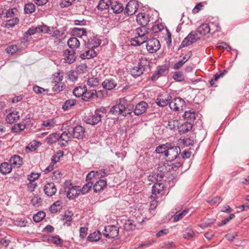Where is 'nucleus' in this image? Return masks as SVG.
Returning a JSON list of instances; mask_svg holds the SVG:
<instances>
[{
  "label": "nucleus",
  "instance_id": "nucleus-33",
  "mask_svg": "<svg viewBox=\"0 0 249 249\" xmlns=\"http://www.w3.org/2000/svg\"><path fill=\"white\" fill-rule=\"evenodd\" d=\"M37 33H42V30H41V26L30 28L25 33L24 36L25 37H28Z\"/></svg>",
  "mask_w": 249,
  "mask_h": 249
},
{
  "label": "nucleus",
  "instance_id": "nucleus-34",
  "mask_svg": "<svg viewBox=\"0 0 249 249\" xmlns=\"http://www.w3.org/2000/svg\"><path fill=\"white\" fill-rule=\"evenodd\" d=\"M183 117L187 120V122H191V123L194 122L196 118L195 112L191 110L185 111Z\"/></svg>",
  "mask_w": 249,
  "mask_h": 249
},
{
  "label": "nucleus",
  "instance_id": "nucleus-50",
  "mask_svg": "<svg viewBox=\"0 0 249 249\" xmlns=\"http://www.w3.org/2000/svg\"><path fill=\"white\" fill-rule=\"evenodd\" d=\"M25 128V125L23 124L18 123L15 124L12 127V131L14 133H18L23 131Z\"/></svg>",
  "mask_w": 249,
  "mask_h": 249
},
{
  "label": "nucleus",
  "instance_id": "nucleus-21",
  "mask_svg": "<svg viewBox=\"0 0 249 249\" xmlns=\"http://www.w3.org/2000/svg\"><path fill=\"white\" fill-rule=\"evenodd\" d=\"M64 57L66 61L70 64L73 63L75 60V52L73 50H66L64 51Z\"/></svg>",
  "mask_w": 249,
  "mask_h": 249
},
{
  "label": "nucleus",
  "instance_id": "nucleus-61",
  "mask_svg": "<svg viewBox=\"0 0 249 249\" xmlns=\"http://www.w3.org/2000/svg\"><path fill=\"white\" fill-rule=\"evenodd\" d=\"M162 248H165L168 249H172L176 248V245L173 242H165L161 244Z\"/></svg>",
  "mask_w": 249,
  "mask_h": 249
},
{
  "label": "nucleus",
  "instance_id": "nucleus-30",
  "mask_svg": "<svg viewBox=\"0 0 249 249\" xmlns=\"http://www.w3.org/2000/svg\"><path fill=\"white\" fill-rule=\"evenodd\" d=\"M18 112H12L9 113L6 117V120L9 124H13L19 119Z\"/></svg>",
  "mask_w": 249,
  "mask_h": 249
},
{
  "label": "nucleus",
  "instance_id": "nucleus-23",
  "mask_svg": "<svg viewBox=\"0 0 249 249\" xmlns=\"http://www.w3.org/2000/svg\"><path fill=\"white\" fill-rule=\"evenodd\" d=\"M107 186V181L104 179H100L96 181L95 183L93 184V189L95 192L97 193L103 190Z\"/></svg>",
  "mask_w": 249,
  "mask_h": 249
},
{
  "label": "nucleus",
  "instance_id": "nucleus-1",
  "mask_svg": "<svg viewBox=\"0 0 249 249\" xmlns=\"http://www.w3.org/2000/svg\"><path fill=\"white\" fill-rule=\"evenodd\" d=\"M150 71V62L146 58H142L138 65L131 69L130 73L133 77H136L142 75L144 72H149Z\"/></svg>",
  "mask_w": 249,
  "mask_h": 249
},
{
  "label": "nucleus",
  "instance_id": "nucleus-64",
  "mask_svg": "<svg viewBox=\"0 0 249 249\" xmlns=\"http://www.w3.org/2000/svg\"><path fill=\"white\" fill-rule=\"evenodd\" d=\"M18 50V48L17 45H11L8 47L6 51L7 53L11 54L15 53Z\"/></svg>",
  "mask_w": 249,
  "mask_h": 249
},
{
  "label": "nucleus",
  "instance_id": "nucleus-59",
  "mask_svg": "<svg viewBox=\"0 0 249 249\" xmlns=\"http://www.w3.org/2000/svg\"><path fill=\"white\" fill-rule=\"evenodd\" d=\"M54 85L53 86L52 90L53 91L56 92H60L62 91L64 88L65 87V85L64 83H54Z\"/></svg>",
  "mask_w": 249,
  "mask_h": 249
},
{
  "label": "nucleus",
  "instance_id": "nucleus-54",
  "mask_svg": "<svg viewBox=\"0 0 249 249\" xmlns=\"http://www.w3.org/2000/svg\"><path fill=\"white\" fill-rule=\"evenodd\" d=\"M63 156V151H58L56 154H54L52 158V162L53 164L56 163L59 161L60 157Z\"/></svg>",
  "mask_w": 249,
  "mask_h": 249
},
{
  "label": "nucleus",
  "instance_id": "nucleus-27",
  "mask_svg": "<svg viewBox=\"0 0 249 249\" xmlns=\"http://www.w3.org/2000/svg\"><path fill=\"white\" fill-rule=\"evenodd\" d=\"M196 31L200 35L205 36L210 32V26L207 23H203L197 28Z\"/></svg>",
  "mask_w": 249,
  "mask_h": 249
},
{
  "label": "nucleus",
  "instance_id": "nucleus-25",
  "mask_svg": "<svg viewBox=\"0 0 249 249\" xmlns=\"http://www.w3.org/2000/svg\"><path fill=\"white\" fill-rule=\"evenodd\" d=\"M111 9L115 14H119L124 10V7L123 4L119 2L114 1L111 2Z\"/></svg>",
  "mask_w": 249,
  "mask_h": 249
},
{
  "label": "nucleus",
  "instance_id": "nucleus-60",
  "mask_svg": "<svg viewBox=\"0 0 249 249\" xmlns=\"http://www.w3.org/2000/svg\"><path fill=\"white\" fill-rule=\"evenodd\" d=\"M75 0H62L59 5L61 8L68 7L72 5Z\"/></svg>",
  "mask_w": 249,
  "mask_h": 249
},
{
  "label": "nucleus",
  "instance_id": "nucleus-10",
  "mask_svg": "<svg viewBox=\"0 0 249 249\" xmlns=\"http://www.w3.org/2000/svg\"><path fill=\"white\" fill-rule=\"evenodd\" d=\"M70 129L73 138L80 139L84 137L85 129L81 125H77L74 128Z\"/></svg>",
  "mask_w": 249,
  "mask_h": 249
},
{
  "label": "nucleus",
  "instance_id": "nucleus-17",
  "mask_svg": "<svg viewBox=\"0 0 249 249\" xmlns=\"http://www.w3.org/2000/svg\"><path fill=\"white\" fill-rule=\"evenodd\" d=\"M148 107V104L144 101H141L138 103L134 108L135 115L139 116L143 113Z\"/></svg>",
  "mask_w": 249,
  "mask_h": 249
},
{
  "label": "nucleus",
  "instance_id": "nucleus-51",
  "mask_svg": "<svg viewBox=\"0 0 249 249\" xmlns=\"http://www.w3.org/2000/svg\"><path fill=\"white\" fill-rule=\"evenodd\" d=\"M98 176V172L92 171L90 172L86 177V181H93L94 182V179H95Z\"/></svg>",
  "mask_w": 249,
  "mask_h": 249
},
{
  "label": "nucleus",
  "instance_id": "nucleus-62",
  "mask_svg": "<svg viewBox=\"0 0 249 249\" xmlns=\"http://www.w3.org/2000/svg\"><path fill=\"white\" fill-rule=\"evenodd\" d=\"M192 42L190 41V39L188 38V35L187 37H186L181 42V44L179 47V49L184 48L185 47H187L191 44H192Z\"/></svg>",
  "mask_w": 249,
  "mask_h": 249
},
{
  "label": "nucleus",
  "instance_id": "nucleus-55",
  "mask_svg": "<svg viewBox=\"0 0 249 249\" xmlns=\"http://www.w3.org/2000/svg\"><path fill=\"white\" fill-rule=\"evenodd\" d=\"M173 79L178 82H182L184 80V76L181 71H177L173 75Z\"/></svg>",
  "mask_w": 249,
  "mask_h": 249
},
{
  "label": "nucleus",
  "instance_id": "nucleus-19",
  "mask_svg": "<svg viewBox=\"0 0 249 249\" xmlns=\"http://www.w3.org/2000/svg\"><path fill=\"white\" fill-rule=\"evenodd\" d=\"M121 103H123L124 106V116L130 114L133 111H134L135 108L134 105L128 102L125 98H121Z\"/></svg>",
  "mask_w": 249,
  "mask_h": 249
},
{
  "label": "nucleus",
  "instance_id": "nucleus-35",
  "mask_svg": "<svg viewBox=\"0 0 249 249\" xmlns=\"http://www.w3.org/2000/svg\"><path fill=\"white\" fill-rule=\"evenodd\" d=\"M86 51L84 53L81 54V57L82 59H89L96 55V53L92 49Z\"/></svg>",
  "mask_w": 249,
  "mask_h": 249
},
{
  "label": "nucleus",
  "instance_id": "nucleus-52",
  "mask_svg": "<svg viewBox=\"0 0 249 249\" xmlns=\"http://www.w3.org/2000/svg\"><path fill=\"white\" fill-rule=\"evenodd\" d=\"M189 211V209H186L184 210L183 211H182L179 213L176 214L174 216L173 221L175 222H177L179 220L183 218L184 216H185L186 214L188 213Z\"/></svg>",
  "mask_w": 249,
  "mask_h": 249
},
{
  "label": "nucleus",
  "instance_id": "nucleus-8",
  "mask_svg": "<svg viewBox=\"0 0 249 249\" xmlns=\"http://www.w3.org/2000/svg\"><path fill=\"white\" fill-rule=\"evenodd\" d=\"M139 5L135 0L129 1L124 10V13L127 16H131L135 14L138 8Z\"/></svg>",
  "mask_w": 249,
  "mask_h": 249
},
{
  "label": "nucleus",
  "instance_id": "nucleus-32",
  "mask_svg": "<svg viewBox=\"0 0 249 249\" xmlns=\"http://www.w3.org/2000/svg\"><path fill=\"white\" fill-rule=\"evenodd\" d=\"M67 43L69 47L72 50L77 48L80 45V42L76 37H71L68 40Z\"/></svg>",
  "mask_w": 249,
  "mask_h": 249
},
{
  "label": "nucleus",
  "instance_id": "nucleus-24",
  "mask_svg": "<svg viewBox=\"0 0 249 249\" xmlns=\"http://www.w3.org/2000/svg\"><path fill=\"white\" fill-rule=\"evenodd\" d=\"M117 86L115 81L111 79H106L103 83L102 86L104 89L107 90H111Z\"/></svg>",
  "mask_w": 249,
  "mask_h": 249
},
{
  "label": "nucleus",
  "instance_id": "nucleus-44",
  "mask_svg": "<svg viewBox=\"0 0 249 249\" xmlns=\"http://www.w3.org/2000/svg\"><path fill=\"white\" fill-rule=\"evenodd\" d=\"M76 103V101L74 99H70L67 100L62 106V108L64 110H68L71 108L72 106H74Z\"/></svg>",
  "mask_w": 249,
  "mask_h": 249
},
{
  "label": "nucleus",
  "instance_id": "nucleus-53",
  "mask_svg": "<svg viewBox=\"0 0 249 249\" xmlns=\"http://www.w3.org/2000/svg\"><path fill=\"white\" fill-rule=\"evenodd\" d=\"M124 228L127 231H132L135 229V225L132 220H128L124 224Z\"/></svg>",
  "mask_w": 249,
  "mask_h": 249
},
{
  "label": "nucleus",
  "instance_id": "nucleus-58",
  "mask_svg": "<svg viewBox=\"0 0 249 249\" xmlns=\"http://www.w3.org/2000/svg\"><path fill=\"white\" fill-rule=\"evenodd\" d=\"M63 75L59 72H57L53 74V83H62Z\"/></svg>",
  "mask_w": 249,
  "mask_h": 249
},
{
  "label": "nucleus",
  "instance_id": "nucleus-29",
  "mask_svg": "<svg viewBox=\"0 0 249 249\" xmlns=\"http://www.w3.org/2000/svg\"><path fill=\"white\" fill-rule=\"evenodd\" d=\"M73 33L79 38L87 39V31L84 28H74L72 30Z\"/></svg>",
  "mask_w": 249,
  "mask_h": 249
},
{
  "label": "nucleus",
  "instance_id": "nucleus-22",
  "mask_svg": "<svg viewBox=\"0 0 249 249\" xmlns=\"http://www.w3.org/2000/svg\"><path fill=\"white\" fill-rule=\"evenodd\" d=\"M9 162L12 166L17 168L20 167L23 163L22 158L18 155H14L12 157Z\"/></svg>",
  "mask_w": 249,
  "mask_h": 249
},
{
  "label": "nucleus",
  "instance_id": "nucleus-14",
  "mask_svg": "<svg viewBox=\"0 0 249 249\" xmlns=\"http://www.w3.org/2000/svg\"><path fill=\"white\" fill-rule=\"evenodd\" d=\"M124 106L121 103V99L119 104L113 106L110 109V113L115 115H122L124 116Z\"/></svg>",
  "mask_w": 249,
  "mask_h": 249
},
{
  "label": "nucleus",
  "instance_id": "nucleus-56",
  "mask_svg": "<svg viewBox=\"0 0 249 249\" xmlns=\"http://www.w3.org/2000/svg\"><path fill=\"white\" fill-rule=\"evenodd\" d=\"M19 21L18 18H12L8 20L5 24V27L7 28L12 27L17 24Z\"/></svg>",
  "mask_w": 249,
  "mask_h": 249
},
{
  "label": "nucleus",
  "instance_id": "nucleus-26",
  "mask_svg": "<svg viewBox=\"0 0 249 249\" xmlns=\"http://www.w3.org/2000/svg\"><path fill=\"white\" fill-rule=\"evenodd\" d=\"M87 90L86 86H81L75 87L73 90V94L76 97L82 98L85 91Z\"/></svg>",
  "mask_w": 249,
  "mask_h": 249
},
{
  "label": "nucleus",
  "instance_id": "nucleus-16",
  "mask_svg": "<svg viewBox=\"0 0 249 249\" xmlns=\"http://www.w3.org/2000/svg\"><path fill=\"white\" fill-rule=\"evenodd\" d=\"M97 93L96 90L91 89L85 91L83 96L82 98V100L85 102H89L93 99L98 97Z\"/></svg>",
  "mask_w": 249,
  "mask_h": 249
},
{
  "label": "nucleus",
  "instance_id": "nucleus-49",
  "mask_svg": "<svg viewBox=\"0 0 249 249\" xmlns=\"http://www.w3.org/2000/svg\"><path fill=\"white\" fill-rule=\"evenodd\" d=\"M188 38L190 39V41L192 43L196 42L197 40H198L200 37L198 36V33L196 31H192L188 35Z\"/></svg>",
  "mask_w": 249,
  "mask_h": 249
},
{
  "label": "nucleus",
  "instance_id": "nucleus-36",
  "mask_svg": "<svg viewBox=\"0 0 249 249\" xmlns=\"http://www.w3.org/2000/svg\"><path fill=\"white\" fill-rule=\"evenodd\" d=\"M164 189V184L162 183H156L152 187V192L153 194H159Z\"/></svg>",
  "mask_w": 249,
  "mask_h": 249
},
{
  "label": "nucleus",
  "instance_id": "nucleus-46",
  "mask_svg": "<svg viewBox=\"0 0 249 249\" xmlns=\"http://www.w3.org/2000/svg\"><path fill=\"white\" fill-rule=\"evenodd\" d=\"M24 11L26 14H31L35 12L36 10V6L32 3L26 4L24 6Z\"/></svg>",
  "mask_w": 249,
  "mask_h": 249
},
{
  "label": "nucleus",
  "instance_id": "nucleus-39",
  "mask_svg": "<svg viewBox=\"0 0 249 249\" xmlns=\"http://www.w3.org/2000/svg\"><path fill=\"white\" fill-rule=\"evenodd\" d=\"M192 127V123L191 122H186L185 123L182 124L180 127L179 131L182 133H185L191 130Z\"/></svg>",
  "mask_w": 249,
  "mask_h": 249
},
{
  "label": "nucleus",
  "instance_id": "nucleus-3",
  "mask_svg": "<svg viewBox=\"0 0 249 249\" xmlns=\"http://www.w3.org/2000/svg\"><path fill=\"white\" fill-rule=\"evenodd\" d=\"M169 147L165 152V157L167 161H172L178 157L180 153V149L179 146H172L171 144Z\"/></svg>",
  "mask_w": 249,
  "mask_h": 249
},
{
  "label": "nucleus",
  "instance_id": "nucleus-5",
  "mask_svg": "<svg viewBox=\"0 0 249 249\" xmlns=\"http://www.w3.org/2000/svg\"><path fill=\"white\" fill-rule=\"evenodd\" d=\"M184 100L179 97L175 98L169 104L170 108L174 111L182 110L185 107Z\"/></svg>",
  "mask_w": 249,
  "mask_h": 249
},
{
  "label": "nucleus",
  "instance_id": "nucleus-11",
  "mask_svg": "<svg viewBox=\"0 0 249 249\" xmlns=\"http://www.w3.org/2000/svg\"><path fill=\"white\" fill-rule=\"evenodd\" d=\"M102 117V114H99L98 113L94 112V113L91 115L85 117V121L87 124L93 125L99 123L101 120Z\"/></svg>",
  "mask_w": 249,
  "mask_h": 249
},
{
  "label": "nucleus",
  "instance_id": "nucleus-63",
  "mask_svg": "<svg viewBox=\"0 0 249 249\" xmlns=\"http://www.w3.org/2000/svg\"><path fill=\"white\" fill-rule=\"evenodd\" d=\"M73 213L71 211H68L65 213L63 215V219H65L67 222H71L72 219Z\"/></svg>",
  "mask_w": 249,
  "mask_h": 249
},
{
  "label": "nucleus",
  "instance_id": "nucleus-20",
  "mask_svg": "<svg viewBox=\"0 0 249 249\" xmlns=\"http://www.w3.org/2000/svg\"><path fill=\"white\" fill-rule=\"evenodd\" d=\"M136 20L138 24L145 27L149 22V18L145 13H141L137 16Z\"/></svg>",
  "mask_w": 249,
  "mask_h": 249
},
{
  "label": "nucleus",
  "instance_id": "nucleus-31",
  "mask_svg": "<svg viewBox=\"0 0 249 249\" xmlns=\"http://www.w3.org/2000/svg\"><path fill=\"white\" fill-rule=\"evenodd\" d=\"M111 2L110 0H101L97 7L98 9L103 11L107 9L109 7V6H111Z\"/></svg>",
  "mask_w": 249,
  "mask_h": 249
},
{
  "label": "nucleus",
  "instance_id": "nucleus-9",
  "mask_svg": "<svg viewBox=\"0 0 249 249\" xmlns=\"http://www.w3.org/2000/svg\"><path fill=\"white\" fill-rule=\"evenodd\" d=\"M59 144L61 146H65L72 138L70 129L69 128L67 131H64L61 135L59 134Z\"/></svg>",
  "mask_w": 249,
  "mask_h": 249
},
{
  "label": "nucleus",
  "instance_id": "nucleus-18",
  "mask_svg": "<svg viewBox=\"0 0 249 249\" xmlns=\"http://www.w3.org/2000/svg\"><path fill=\"white\" fill-rule=\"evenodd\" d=\"M44 191L46 195L49 196H52L56 193L57 189L54 183L49 182L46 184L44 186Z\"/></svg>",
  "mask_w": 249,
  "mask_h": 249
},
{
  "label": "nucleus",
  "instance_id": "nucleus-40",
  "mask_svg": "<svg viewBox=\"0 0 249 249\" xmlns=\"http://www.w3.org/2000/svg\"><path fill=\"white\" fill-rule=\"evenodd\" d=\"M59 134L53 133L50 135L46 139L47 142L49 143L52 144L56 142L59 141Z\"/></svg>",
  "mask_w": 249,
  "mask_h": 249
},
{
  "label": "nucleus",
  "instance_id": "nucleus-13",
  "mask_svg": "<svg viewBox=\"0 0 249 249\" xmlns=\"http://www.w3.org/2000/svg\"><path fill=\"white\" fill-rule=\"evenodd\" d=\"M83 42L86 47L88 49H94L98 47L101 44V40L94 37L90 39H83Z\"/></svg>",
  "mask_w": 249,
  "mask_h": 249
},
{
  "label": "nucleus",
  "instance_id": "nucleus-47",
  "mask_svg": "<svg viewBox=\"0 0 249 249\" xmlns=\"http://www.w3.org/2000/svg\"><path fill=\"white\" fill-rule=\"evenodd\" d=\"M18 12V10L16 8L9 9L5 12V17L6 18H18L16 17L17 15V13Z\"/></svg>",
  "mask_w": 249,
  "mask_h": 249
},
{
  "label": "nucleus",
  "instance_id": "nucleus-42",
  "mask_svg": "<svg viewBox=\"0 0 249 249\" xmlns=\"http://www.w3.org/2000/svg\"><path fill=\"white\" fill-rule=\"evenodd\" d=\"M62 202L60 201H57L54 203L50 208V211L52 213H57L62 208Z\"/></svg>",
  "mask_w": 249,
  "mask_h": 249
},
{
  "label": "nucleus",
  "instance_id": "nucleus-48",
  "mask_svg": "<svg viewBox=\"0 0 249 249\" xmlns=\"http://www.w3.org/2000/svg\"><path fill=\"white\" fill-rule=\"evenodd\" d=\"M41 143L39 142H37L36 141H33L28 144L26 147L27 150H29V151H33L36 150L40 145Z\"/></svg>",
  "mask_w": 249,
  "mask_h": 249
},
{
  "label": "nucleus",
  "instance_id": "nucleus-41",
  "mask_svg": "<svg viewBox=\"0 0 249 249\" xmlns=\"http://www.w3.org/2000/svg\"><path fill=\"white\" fill-rule=\"evenodd\" d=\"M93 181H88L85 184L83 187L81 189L80 188V192L84 195L88 193L93 186Z\"/></svg>",
  "mask_w": 249,
  "mask_h": 249
},
{
  "label": "nucleus",
  "instance_id": "nucleus-45",
  "mask_svg": "<svg viewBox=\"0 0 249 249\" xmlns=\"http://www.w3.org/2000/svg\"><path fill=\"white\" fill-rule=\"evenodd\" d=\"M46 216V213L43 211H39L33 216V220L36 222H39Z\"/></svg>",
  "mask_w": 249,
  "mask_h": 249
},
{
  "label": "nucleus",
  "instance_id": "nucleus-57",
  "mask_svg": "<svg viewBox=\"0 0 249 249\" xmlns=\"http://www.w3.org/2000/svg\"><path fill=\"white\" fill-rule=\"evenodd\" d=\"M49 240L58 246H62L63 243V240L58 236H53Z\"/></svg>",
  "mask_w": 249,
  "mask_h": 249
},
{
  "label": "nucleus",
  "instance_id": "nucleus-15",
  "mask_svg": "<svg viewBox=\"0 0 249 249\" xmlns=\"http://www.w3.org/2000/svg\"><path fill=\"white\" fill-rule=\"evenodd\" d=\"M87 66L85 64L79 65L77 67V71H71L68 74L69 78L72 81H75L78 78V72H80L81 71H86Z\"/></svg>",
  "mask_w": 249,
  "mask_h": 249
},
{
  "label": "nucleus",
  "instance_id": "nucleus-38",
  "mask_svg": "<svg viewBox=\"0 0 249 249\" xmlns=\"http://www.w3.org/2000/svg\"><path fill=\"white\" fill-rule=\"evenodd\" d=\"M169 146H170V143H169L160 145L157 147L156 152L158 154H163L165 156V152H167Z\"/></svg>",
  "mask_w": 249,
  "mask_h": 249
},
{
  "label": "nucleus",
  "instance_id": "nucleus-2",
  "mask_svg": "<svg viewBox=\"0 0 249 249\" xmlns=\"http://www.w3.org/2000/svg\"><path fill=\"white\" fill-rule=\"evenodd\" d=\"M66 187L65 192H67V197L69 199H74L80 194V186H72L70 181H66L64 183Z\"/></svg>",
  "mask_w": 249,
  "mask_h": 249
},
{
  "label": "nucleus",
  "instance_id": "nucleus-28",
  "mask_svg": "<svg viewBox=\"0 0 249 249\" xmlns=\"http://www.w3.org/2000/svg\"><path fill=\"white\" fill-rule=\"evenodd\" d=\"M12 169V166L10 163L7 162L2 163L0 166V172L3 175L10 173Z\"/></svg>",
  "mask_w": 249,
  "mask_h": 249
},
{
  "label": "nucleus",
  "instance_id": "nucleus-12",
  "mask_svg": "<svg viewBox=\"0 0 249 249\" xmlns=\"http://www.w3.org/2000/svg\"><path fill=\"white\" fill-rule=\"evenodd\" d=\"M140 34L141 36L138 35L137 36L131 39L130 42L132 45L140 46L145 42H147L148 38L145 33H140Z\"/></svg>",
  "mask_w": 249,
  "mask_h": 249
},
{
  "label": "nucleus",
  "instance_id": "nucleus-7",
  "mask_svg": "<svg viewBox=\"0 0 249 249\" xmlns=\"http://www.w3.org/2000/svg\"><path fill=\"white\" fill-rule=\"evenodd\" d=\"M119 233V228L115 226H107L105 227L104 235L109 238H114L117 236Z\"/></svg>",
  "mask_w": 249,
  "mask_h": 249
},
{
  "label": "nucleus",
  "instance_id": "nucleus-4",
  "mask_svg": "<svg viewBox=\"0 0 249 249\" xmlns=\"http://www.w3.org/2000/svg\"><path fill=\"white\" fill-rule=\"evenodd\" d=\"M172 99L171 95L167 92L160 94L156 100L157 105L161 107H164L169 105Z\"/></svg>",
  "mask_w": 249,
  "mask_h": 249
},
{
  "label": "nucleus",
  "instance_id": "nucleus-43",
  "mask_svg": "<svg viewBox=\"0 0 249 249\" xmlns=\"http://www.w3.org/2000/svg\"><path fill=\"white\" fill-rule=\"evenodd\" d=\"M87 83L89 86L93 88L97 87L99 84L98 79L93 76L89 78Z\"/></svg>",
  "mask_w": 249,
  "mask_h": 249
},
{
  "label": "nucleus",
  "instance_id": "nucleus-37",
  "mask_svg": "<svg viewBox=\"0 0 249 249\" xmlns=\"http://www.w3.org/2000/svg\"><path fill=\"white\" fill-rule=\"evenodd\" d=\"M101 238V233L99 231H95L90 233L87 239L89 242H96Z\"/></svg>",
  "mask_w": 249,
  "mask_h": 249
},
{
  "label": "nucleus",
  "instance_id": "nucleus-6",
  "mask_svg": "<svg viewBox=\"0 0 249 249\" xmlns=\"http://www.w3.org/2000/svg\"><path fill=\"white\" fill-rule=\"evenodd\" d=\"M160 47V41L156 38H152L147 41L146 49L150 53L158 51Z\"/></svg>",
  "mask_w": 249,
  "mask_h": 249
}]
</instances>
